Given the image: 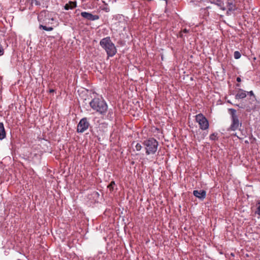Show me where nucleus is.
<instances>
[{
    "label": "nucleus",
    "instance_id": "39448f33",
    "mask_svg": "<svg viewBox=\"0 0 260 260\" xmlns=\"http://www.w3.org/2000/svg\"><path fill=\"white\" fill-rule=\"evenodd\" d=\"M115 19L117 20L115 23V25L117 27V30L121 32L125 31L127 26V18L122 15L118 14L115 16Z\"/></svg>",
    "mask_w": 260,
    "mask_h": 260
},
{
    "label": "nucleus",
    "instance_id": "b1692460",
    "mask_svg": "<svg viewBox=\"0 0 260 260\" xmlns=\"http://www.w3.org/2000/svg\"><path fill=\"white\" fill-rule=\"evenodd\" d=\"M189 32V30L184 28L180 32V37H183V33H187Z\"/></svg>",
    "mask_w": 260,
    "mask_h": 260
},
{
    "label": "nucleus",
    "instance_id": "f03ea898",
    "mask_svg": "<svg viewBox=\"0 0 260 260\" xmlns=\"http://www.w3.org/2000/svg\"><path fill=\"white\" fill-rule=\"evenodd\" d=\"M100 45L106 51L108 56L112 57L117 52L116 47L109 37L102 39L100 42Z\"/></svg>",
    "mask_w": 260,
    "mask_h": 260
},
{
    "label": "nucleus",
    "instance_id": "a211bd4d",
    "mask_svg": "<svg viewBox=\"0 0 260 260\" xmlns=\"http://www.w3.org/2000/svg\"><path fill=\"white\" fill-rule=\"evenodd\" d=\"M115 181H112L111 183L108 185V188H109L110 192H112L115 188Z\"/></svg>",
    "mask_w": 260,
    "mask_h": 260
},
{
    "label": "nucleus",
    "instance_id": "4be33fe9",
    "mask_svg": "<svg viewBox=\"0 0 260 260\" xmlns=\"http://www.w3.org/2000/svg\"><path fill=\"white\" fill-rule=\"evenodd\" d=\"M142 146L140 143H137L135 145V149L137 151H140L142 149Z\"/></svg>",
    "mask_w": 260,
    "mask_h": 260
},
{
    "label": "nucleus",
    "instance_id": "cd10ccee",
    "mask_svg": "<svg viewBox=\"0 0 260 260\" xmlns=\"http://www.w3.org/2000/svg\"><path fill=\"white\" fill-rule=\"evenodd\" d=\"M53 89H51L50 90V92H53Z\"/></svg>",
    "mask_w": 260,
    "mask_h": 260
},
{
    "label": "nucleus",
    "instance_id": "aec40b11",
    "mask_svg": "<svg viewBox=\"0 0 260 260\" xmlns=\"http://www.w3.org/2000/svg\"><path fill=\"white\" fill-rule=\"evenodd\" d=\"M29 2L30 3L31 5H35L36 6H39L40 5V3L37 0H29Z\"/></svg>",
    "mask_w": 260,
    "mask_h": 260
},
{
    "label": "nucleus",
    "instance_id": "0eeeda50",
    "mask_svg": "<svg viewBox=\"0 0 260 260\" xmlns=\"http://www.w3.org/2000/svg\"><path fill=\"white\" fill-rule=\"evenodd\" d=\"M90 123L86 117H83L80 119L77 124V132L78 133H83L85 132L89 127Z\"/></svg>",
    "mask_w": 260,
    "mask_h": 260
},
{
    "label": "nucleus",
    "instance_id": "9b49d317",
    "mask_svg": "<svg viewBox=\"0 0 260 260\" xmlns=\"http://www.w3.org/2000/svg\"><path fill=\"white\" fill-rule=\"evenodd\" d=\"M211 4H214L218 6L222 10H225L226 9L224 7L223 0H212L210 1Z\"/></svg>",
    "mask_w": 260,
    "mask_h": 260
},
{
    "label": "nucleus",
    "instance_id": "9d476101",
    "mask_svg": "<svg viewBox=\"0 0 260 260\" xmlns=\"http://www.w3.org/2000/svg\"><path fill=\"white\" fill-rule=\"evenodd\" d=\"M48 13L46 11H42L38 16V21L40 22L47 23V20H50L48 18H46L48 15Z\"/></svg>",
    "mask_w": 260,
    "mask_h": 260
},
{
    "label": "nucleus",
    "instance_id": "a878e982",
    "mask_svg": "<svg viewBox=\"0 0 260 260\" xmlns=\"http://www.w3.org/2000/svg\"><path fill=\"white\" fill-rule=\"evenodd\" d=\"M247 93L249 94L251 96H254V93L252 91H250L249 92H247Z\"/></svg>",
    "mask_w": 260,
    "mask_h": 260
},
{
    "label": "nucleus",
    "instance_id": "412c9836",
    "mask_svg": "<svg viewBox=\"0 0 260 260\" xmlns=\"http://www.w3.org/2000/svg\"><path fill=\"white\" fill-rule=\"evenodd\" d=\"M107 118L111 119H113V113L111 109L109 110L108 114L107 115Z\"/></svg>",
    "mask_w": 260,
    "mask_h": 260
},
{
    "label": "nucleus",
    "instance_id": "7ed1b4c3",
    "mask_svg": "<svg viewBox=\"0 0 260 260\" xmlns=\"http://www.w3.org/2000/svg\"><path fill=\"white\" fill-rule=\"evenodd\" d=\"M143 144L147 155L154 154L156 152L158 146V142L153 138H149L144 141Z\"/></svg>",
    "mask_w": 260,
    "mask_h": 260
},
{
    "label": "nucleus",
    "instance_id": "5701e85b",
    "mask_svg": "<svg viewBox=\"0 0 260 260\" xmlns=\"http://www.w3.org/2000/svg\"><path fill=\"white\" fill-rule=\"evenodd\" d=\"M216 136H217V135L215 134V133H213V134H211L210 136V139L211 140H215Z\"/></svg>",
    "mask_w": 260,
    "mask_h": 260
},
{
    "label": "nucleus",
    "instance_id": "f257e3e1",
    "mask_svg": "<svg viewBox=\"0 0 260 260\" xmlns=\"http://www.w3.org/2000/svg\"><path fill=\"white\" fill-rule=\"evenodd\" d=\"M91 109L99 113L102 116H105L108 111V105L103 99L95 98L89 102Z\"/></svg>",
    "mask_w": 260,
    "mask_h": 260
},
{
    "label": "nucleus",
    "instance_id": "c85d7f7f",
    "mask_svg": "<svg viewBox=\"0 0 260 260\" xmlns=\"http://www.w3.org/2000/svg\"><path fill=\"white\" fill-rule=\"evenodd\" d=\"M51 20L53 21L54 19L53 18H51Z\"/></svg>",
    "mask_w": 260,
    "mask_h": 260
},
{
    "label": "nucleus",
    "instance_id": "4468645a",
    "mask_svg": "<svg viewBox=\"0 0 260 260\" xmlns=\"http://www.w3.org/2000/svg\"><path fill=\"white\" fill-rule=\"evenodd\" d=\"M77 4L76 2H69V3L66 4L64 6V9L66 10H68L70 9H73L74 8L76 7Z\"/></svg>",
    "mask_w": 260,
    "mask_h": 260
},
{
    "label": "nucleus",
    "instance_id": "1a4fd4ad",
    "mask_svg": "<svg viewBox=\"0 0 260 260\" xmlns=\"http://www.w3.org/2000/svg\"><path fill=\"white\" fill-rule=\"evenodd\" d=\"M193 194L197 198L204 200L206 196V191L204 190H194L193 191Z\"/></svg>",
    "mask_w": 260,
    "mask_h": 260
},
{
    "label": "nucleus",
    "instance_id": "ddd939ff",
    "mask_svg": "<svg viewBox=\"0 0 260 260\" xmlns=\"http://www.w3.org/2000/svg\"><path fill=\"white\" fill-rule=\"evenodd\" d=\"M6 137V132L3 122H0V140H3Z\"/></svg>",
    "mask_w": 260,
    "mask_h": 260
},
{
    "label": "nucleus",
    "instance_id": "20e7f679",
    "mask_svg": "<svg viewBox=\"0 0 260 260\" xmlns=\"http://www.w3.org/2000/svg\"><path fill=\"white\" fill-rule=\"evenodd\" d=\"M231 117V124L228 131H235L239 129L242 126V122L240 121L238 116L236 114V110L234 109H229Z\"/></svg>",
    "mask_w": 260,
    "mask_h": 260
},
{
    "label": "nucleus",
    "instance_id": "f3484780",
    "mask_svg": "<svg viewBox=\"0 0 260 260\" xmlns=\"http://www.w3.org/2000/svg\"><path fill=\"white\" fill-rule=\"evenodd\" d=\"M39 28L40 29H42L44 30L50 31H52L53 29V28L52 27H47L46 26L40 24L39 26Z\"/></svg>",
    "mask_w": 260,
    "mask_h": 260
},
{
    "label": "nucleus",
    "instance_id": "dca6fc26",
    "mask_svg": "<svg viewBox=\"0 0 260 260\" xmlns=\"http://www.w3.org/2000/svg\"><path fill=\"white\" fill-rule=\"evenodd\" d=\"M227 7L229 11H234L235 9V6L233 4L232 1L227 2Z\"/></svg>",
    "mask_w": 260,
    "mask_h": 260
},
{
    "label": "nucleus",
    "instance_id": "f8f14e48",
    "mask_svg": "<svg viewBox=\"0 0 260 260\" xmlns=\"http://www.w3.org/2000/svg\"><path fill=\"white\" fill-rule=\"evenodd\" d=\"M246 96V92L242 89H239L235 95L236 99H242Z\"/></svg>",
    "mask_w": 260,
    "mask_h": 260
},
{
    "label": "nucleus",
    "instance_id": "393cba45",
    "mask_svg": "<svg viewBox=\"0 0 260 260\" xmlns=\"http://www.w3.org/2000/svg\"><path fill=\"white\" fill-rule=\"evenodd\" d=\"M258 204H259L258 207L257 208V210L255 212V213L258 214V215H260V200L258 202Z\"/></svg>",
    "mask_w": 260,
    "mask_h": 260
},
{
    "label": "nucleus",
    "instance_id": "6ab92c4d",
    "mask_svg": "<svg viewBox=\"0 0 260 260\" xmlns=\"http://www.w3.org/2000/svg\"><path fill=\"white\" fill-rule=\"evenodd\" d=\"M241 55L239 51H236L234 52V57L235 59H239L241 57Z\"/></svg>",
    "mask_w": 260,
    "mask_h": 260
},
{
    "label": "nucleus",
    "instance_id": "bb28decb",
    "mask_svg": "<svg viewBox=\"0 0 260 260\" xmlns=\"http://www.w3.org/2000/svg\"><path fill=\"white\" fill-rule=\"evenodd\" d=\"M236 81L238 82H240L241 81V79L240 77H237L236 79Z\"/></svg>",
    "mask_w": 260,
    "mask_h": 260
},
{
    "label": "nucleus",
    "instance_id": "6e6552de",
    "mask_svg": "<svg viewBox=\"0 0 260 260\" xmlns=\"http://www.w3.org/2000/svg\"><path fill=\"white\" fill-rule=\"evenodd\" d=\"M81 15L84 18L90 20V21H94L98 20L100 18V17L98 15H93L91 13L87 12H82L81 13Z\"/></svg>",
    "mask_w": 260,
    "mask_h": 260
},
{
    "label": "nucleus",
    "instance_id": "c756f323",
    "mask_svg": "<svg viewBox=\"0 0 260 260\" xmlns=\"http://www.w3.org/2000/svg\"><path fill=\"white\" fill-rule=\"evenodd\" d=\"M78 11H79V10H76V13H77Z\"/></svg>",
    "mask_w": 260,
    "mask_h": 260
},
{
    "label": "nucleus",
    "instance_id": "423d86ee",
    "mask_svg": "<svg viewBox=\"0 0 260 260\" xmlns=\"http://www.w3.org/2000/svg\"><path fill=\"white\" fill-rule=\"evenodd\" d=\"M196 121L199 124L200 128L202 130H206L209 128V122L205 116L202 113L196 116Z\"/></svg>",
    "mask_w": 260,
    "mask_h": 260
},
{
    "label": "nucleus",
    "instance_id": "2eb2a0df",
    "mask_svg": "<svg viewBox=\"0 0 260 260\" xmlns=\"http://www.w3.org/2000/svg\"><path fill=\"white\" fill-rule=\"evenodd\" d=\"M236 106L241 109H245L247 111H250L251 109L250 107L248 105L244 104V102H242L239 105H236Z\"/></svg>",
    "mask_w": 260,
    "mask_h": 260
}]
</instances>
